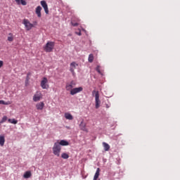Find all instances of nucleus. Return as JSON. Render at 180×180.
<instances>
[{
    "instance_id": "5",
    "label": "nucleus",
    "mask_w": 180,
    "mask_h": 180,
    "mask_svg": "<svg viewBox=\"0 0 180 180\" xmlns=\"http://www.w3.org/2000/svg\"><path fill=\"white\" fill-rule=\"evenodd\" d=\"M41 86L42 89H49V80L47 77H44L41 81Z\"/></svg>"
},
{
    "instance_id": "6",
    "label": "nucleus",
    "mask_w": 180,
    "mask_h": 180,
    "mask_svg": "<svg viewBox=\"0 0 180 180\" xmlns=\"http://www.w3.org/2000/svg\"><path fill=\"white\" fill-rule=\"evenodd\" d=\"M43 98V94H41V92L37 91L36 94L33 96V101L34 102H39L40 99Z\"/></svg>"
},
{
    "instance_id": "15",
    "label": "nucleus",
    "mask_w": 180,
    "mask_h": 180,
    "mask_svg": "<svg viewBox=\"0 0 180 180\" xmlns=\"http://www.w3.org/2000/svg\"><path fill=\"white\" fill-rule=\"evenodd\" d=\"M4 144H5V136L0 135V146L1 147H4Z\"/></svg>"
},
{
    "instance_id": "8",
    "label": "nucleus",
    "mask_w": 180,
    "mask_h": 180,
    "mask_svg": "<svg viewBox=\"0 0 180 180\" xmlns=\"http://www.w3.org/2000/svg\"><path fill=\"white\" fill-rule=\"evenodd\" d=\"M41 5L42 8H44L45 13H46V15H49V6H47V3L46 2V1H41Z\"/></svg>"
},
{
    "instance_id": "17",
    "label": "nucleus",
    "mask_w": 180,
    "mask_h": 180,
    "mask_svg": "<svg viewBox=\"0 0 180 180\" xmlns=\"http://www.w3.org/2000/svg\"><path fill=\"white\" fill-rule=\"evenodd\" d=\"M16 4H18V5H23L24 6H26L27 4V3H26V1L25 0H15Z\"/></svg>"
},
{
    "instance_id": "22",
    "label": "nucleus",
    "mask_w": 180,
    "mask_h": 180,
    "mask_svg": "<svg viewBox=\"0 0 180 180\" xmlns=\"http://www.w3.org/2000/svg\"><path fill=\"white\" fill-rule=\"evenodd\" d=\"M61 158H63V160H68V158H70V155H68V153H63L61 155Z\"/></svg>"
},
{
    "instance_id": "11",
    "label": "nucleus",
    "mask_w": 180,
    "mask_h": 180,
    "mask_svg": "<svg viewBox=\"0 0 180 180\" xmlns=\"http://www.w3.org/2000/svg\"><path fill=\"white\" fill-rule=\"evenodd\" d=\"M78 67V64L75 62H72L70 63V72L73 74H75V70Z\"/></svg>"
},
{
    "instance_id": "16",
    "label": "nucleus",
    "mask_w": 180,
    "mask_h": 180,
    "mask_svg": "<svg viewBox=\"0 0 180 180\" xmlns=\"http://www.w3.org/2000/svg\"><path fill=\"white\" fill-rule=\"evenodd\" d=\"M65 119H67L68 120H72V119H74V117H72V115H71L69 112H66L65 113Z\"/></svg>"
},
{
    "instance_id": "33",
    "label": "nucleus",
    "mask_w": 180,
    "mask_h": 180,
    "mask_svg": "<svg viewBox=\"0 0 180 180\" xmlns=\"http://www.w3.org/2000/svg\"><path fill=\"white\" fill-rule=\"evenodd\" d=\"M0 124H2V123H0Z\"/></svg>"
},
{
    "instance_id": "4",
    "label": "nucleus",
    "mask_w": 180,
    "mask_h": 180,
    "mask_svg": "<svg viewBox=\"0 0 180 180\" xmlns=\"http://www.w3.org/2000/svg\"><path fill=\"white\" fill-rule=\"evenodd\" d=\"M22 25H25V27L26 30H27V31L32 30V29H33V27H34V25L33 24H32L30 22V21H29V20H27V19H24L22 20Z\"/></svg>"
},
{
    "instance_id": "3",
    "label": "nucleus",
    "mask_w": 180,
    "mask_h": 180,
    "mask_svg": "<svg viewBox=\"0 0 180 180\" xmlns=\"http://www.w3.org/2000/svg\"><path fill=\"white\" fill-rule=\"evenodd\" d=\"M53 49H54V42L53 41L47 42L46 46L44 47V49L46 53H51Z\"/></svg>"
},
{
    "instance_id": "19",
    "label": "nucleus",
    "mask_w": 180,
    "mask_h": 180,
    "mask_svg": "<svg viewBox=\"0 0 180 180\" xmlns=\"http://www.w3.org/2000/svg\"><path fill=\"white\" fill-rule=\"evenodd\" d=\"M103 147H104L105 151H109V150H110V146L106 143V142L103 143Z\"/></svg>"
},
{
    "instance_id": "30",
    "label": "nucleus",
    "mask_w": 180,
    "mask_h": 180,
    "mask_svg": "<svg viewBox=\"0 0 180 180\" xmlns=\"http://www.w3.org/2000/svg\"><path fill=\"white\" fill-rule=\"evenodd\" d=\"M2 65H4V61L0 60V68L2 67Z\"/></svg>"
},
{
    "instance_id": "21",
    "label": "nucleus",
    "mask_w": 180,
    "mask_h": 180,
    "mask_svg": "<svg viewBox=\"0 0 180 180\" xmlns=\"http://www.w3.org/2000/svg\"><path fill=\"white\" fill-rule=\"evenodd\" d=\"M7 40H8V41H13V40H14L13 34L9 33V34H8V38H7Z\"/></svg>"
},
{
    "instance_id": "29",
    "label": "nucleus",
    "mask_w": 180,
    "mask_h": 180,
    "mask_svg": "<svg viewBox=\"0 0 180 180\" xmlns=\"http://www.w3.org/2000/svg\"><path fill=\"white\" fill-rule=\"evenodd\" d=\"M72 25L74 27L78 26V22H72Z\"/></svg>"
},
{
    "instance_id": "10",
    "label": "nucleus",
    "mask_w": 180,
    "mask_h": 180,
    "mask_svg": "<svg viewBox=\"0 0 180 180\" xmlns=\"http://www.w3.org/2000/svg\"><path fill=\"white\" fill-rule=\"evenodd\" d=\"M74 86H75V83L74 82L67 84L65 87L66 91H71Z\"/></svg>"
},
{
    "instance_id": "26",
    "label": "nucleus",
    "mask_w": 180,
    "mask_h": 180,
    "mask_svg": "<svg viewBox=\"0 0 180 180\" xmlns=\"http://www.w3.org/2000/svg\"><path fill=\"white\" fill-rule=\"evenodd\" d=\"M6 120H8V117L4 116L1 119V120L0 121V123H5V122H6Z\"/></svg>"
},
{
    "instance_id": "18",
    "label": "nucleus",
    "mask_w": 180,
    "mask_h": 180,
    "mask_svg": "<svg viewBox=\"0 0 180 180\" xmlns=\"http://www.w3.org/2000/svg\"><path fill=\"white\" fill-rule=\"evenodd\" d=\"M59 146H69L70 143L65 140H61L60 141H58Z\"/></svg>"
},
{
    "instance_id": "24",
    "label": "nucleus",
    "mask_w": 180,
    "mask_h": 180,
    "mask_svg": "<svg viewBox=\"0 0 180 180\" xmlns=\"http://www.w3.org/2000/svg\"><path fill=\"white\" fill-rule=\"evenodd\" d=\"M12 102L11 101H7L6 102L4 100H0V105H11Z\"/></svg>"
},
{
    "instance_id": "25",
    "label": "nucleus",
    "mask_w": 180,
    "mask_h": 180,
    "mask_svg": "<svg viewBox=\"0 0 180 180\" xmlns=\"http://www.w3.org/2000/svg\"><path fill=\"white\" fill-rule=\"evenodd\" d=\"M94 62V54H90L89 56V63H93Z\"/></svg>"
},
{
    "instance_id": "31",
    "label": "nucleus",
    "mask_w": 180,
    "mask_h": 180,
    "mask_svg": "<svg viewBox=\"0 0 180 180\" xmlns=\"http://www.w3.org/2000/svg\"><path fill=\"white\" fill-rule=\"evenodd\" d=\"M105 108H110V104H105Z\"/></svg>"
},
{
    "instance_id": "20",
    "label": "nucleus",
    "mask_w": 180,
    "mask_h": 180,
    "mask_svg": "<svg viewBox=\"0 0 180 180\" xmlns=\"http://www.w3.org/2000/svg\"><path fill=\"white\" fill-rule=\"evenodd\" d=\"M23 176L25 179H27L32 176V172L30 171L25 172Z\"/></svg>"
},
{
    "instance_id": "7",
    "label": "nucleus",
    "mask_w": 180,
    "mask_h": 180,
    "mask_svg": "<svg viewBox=\"0 0 180 180\" xmlns=\"http://www.w3.org/2000/svg\"><path fill=\"white\" fill-rule=\"evenodd\" d=\"M83 89H84L82 87L74 88L70 91V95H75L77 94H79V92H82Z\"/></svg>"
},
{
    "instance_id": "13",
    "label": "nucleus",
    "mask_w": 180,
    "mask_h": 180,
    "mask_svg": "<svg viewBox=\"0 0 180 180\" xmlns=\"http://www.w3.org/2000/svg\"><path fill=\"white\" fill-rule=\"evenodd\" d=\"M35 13L37 15L38 18H41V6H38L36 8Z\"/></svg>"
},
{
    "instance_id": "28",
    "label": "nucleus",
    "mask_w": 180,
    "mask_h": 180,
    "mask_svg": "<svg viewBox=\"0 0 180 180\" xmlns=\"http://www.w3.org/2000/svg\"><path fill=\"white\" fill-rule=\"evenodd\" d=\"M75 34H77V36H81L82 35L81 30H79V32H76Z\"/></svg>"
},
{
    "instance_id": "32",
    "label": "nucleus",
    "mask_w": 180,
    "mask_h": 180,
    "mask_svg": "<svg viewBox=\"0 0 180 180\" xmlns=\"http://www.w3.org/2000/svg\"><path fill=\"white\" fill-rule=\"evenodd\" d=\"M29 81V75H27V82Z\"/></svg>"
},
{
    "instance_id": "27",
    "label": "nucleus",
    "mask_w": 180,
    "mask_h": 180,
    "mask_svg": "<svg viewBox=\"0 0 180 180\" xmlns=\"http://www.w3.org/2000/svg\"><path fill=\"white\" fill-rule=\"evenodd\" d=\"M96 70L97 72H98V74H102V72H101V66L98 65L96 68Z\"/></svg>"
},
{
    "instance_id": "1",
    "label": "nucleus",
    "mask_w": 180,
    "mask_h": 180,
    "mask_svg": "<svg viewBox=\"0 0 180 180\" xmlns=\"http://www.w3.org/2000/svg\"><path fill=\"white\" fill-rule=\"evenodd\" d=\"M53 154L56 155V157H60V154L61 153V146L58 143V141L56 142L53 144L52 148Z\"/></svg>"
},
{
    "instance_id": "14",
    "label": "nucleus",
    "mask_w": 180,
    "mask_h": 180,
    "mask_svg": "<svg viewBox=\"0 0 180 180\" xmlns=\"http://www.w3.org/2000/svg\"><path fill=\"white\" fill-rule=\"evenodd\" d=\"M100 174H101V169L97 168L96 172V173L94 174L93 180H97L99 178Z\"/></svg>"
},
{
    "instance_id": "12",
    "label": "nucleus",
    "mask_w": 180,
    "mask_h": 180,
    "mask_svg": "<svg viewBox=\"0 0 180 180\" xmlns=\"http://www.w3.org/2000/svg\"><path fill=\"white\" fill-rule=\"evenodd\" d=\"M36 108L37 109V110H43V109L44 108V103L39 102L37 103Z\"/></svg>"
},
{
    "instance_id": "23",
    "label": "nucleus",
    "mask_w": 180,
    "mask_h": 180,
    "mask_svg": "<svg viewBox=\"0 0 180 180\" xmlns=\"http://www.w3.org/2000/svg\"><path fill=\"white\" fill-rule=\"evenodd\" d=\"M8 123H11L12 124H18V120L15 119H8Z\"/></svg>"
},
{
    "instance_id": "2",
    "label": "nucleus",
    "mask_w": 180,
    "mask_h": 180,
    "mask_svg": "<svg viewBox=\"0 0 180 180\" xmlns=\"http://www.w3.org/2000/svg\"><path fill=\"white\" fill-rule=\"evenodd\" d=\"M92 96H95L96 109H99V106L101 105V100H99V91L94 90L92 91Z\"/></svg>"
},
{
    "instance_id": "9",
    "label": "nucleus",
    "mask_w": 180,
    "mask_h": 180,
    "mask_svg": "<svg viewBox=\"0 0 180 180\" xmlns=\"http://www.w3.org/2000/svg\"><path fill=\"white\" fill-rule=\"evenodd\" d=\"M79 127L81 130H82L83 131H85L86 133H88V129H86V124L84 123V121L81 122L79 124Z\"/></svg>"
}]
</instances>
